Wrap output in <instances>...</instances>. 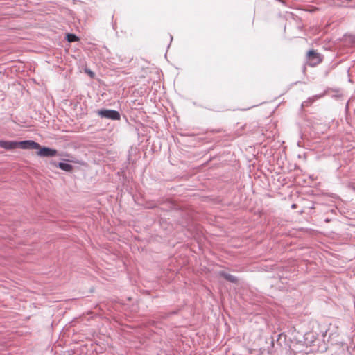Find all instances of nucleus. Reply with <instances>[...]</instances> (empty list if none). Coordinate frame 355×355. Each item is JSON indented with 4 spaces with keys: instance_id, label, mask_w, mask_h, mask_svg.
I'll use <instances>...</instances> for the list:
<instances>
[{
    "instance_id": "obj_1",
    "label": "nucleus",
    "mask_w": 355,
    "mask_h": 355,
    "mask_svg": "<svg viewBox=\"0 0 355 355\" xmlns=\"http://www.w3.org/2000/svg\"><path fill=\"white\" fill-rule=\"evenodd\" d=\"M322 60V55L315 50H311L306 54V62L311 67L318 65Z\"/></svg>"
},
{
    "instance_id": "obj_2",
    "label": "nucleus",
    "mask_w": 355,
    "mask_h": 355,
    "mask_svg": "<svg viewBox=\"0 0 355 355\" xmlns=\"http://www.w3.org/2000/svg\"><path fill=\"white\" fill-rule=\"evenodd\" d=\"M98 114L100 116L103 118H107L112 120H119L120 114L116 110H101L98 111Z\"/></svg>"
},
{
    "instance_id": "obj_3",
    "label": "nucleus",
    "mask_w": 355,
    "mask_h": 355,
    "mask_svg": "<svg viewBox=\"0 0 355 355\" xmlns=\"http://www.w3.org/2000/svg\"><path fill=\"white\" fill-rule=\"evenodd\" d=\"M18 148L21 149H39L40 148V145L32 140H25L18 141Z\"/></svg>"
},
{
    "instance_id": "obj_4",
    "label": "nucleus",
    "mask_w": 355,
    "mask_h": 355,
    "mask_svg": "<svg viewBox=\"0 0 355 355\" xmlns=\"http://www.w3.org/2000/svg\"><path fill=\"white\" fill-rule=\"evenodd\" d=\"M39 150H40L37 152V155L40 157H54L57 155V150L55 149L40 146Z\"/></svg>"
},
{
    "instance_id": "obj_5",
    "label": "nucleus",
    "mask_w": 355,
    "mask_h": 355,
    "mask_svg": "<svg viewBox=\"0 0 355 355\" xmlns=\"http://www.w3.org/2000/svg\"><path fill=\"white\" fill-rule=\"evenodd\" d=\"M0 147L6 150H12L18 148V141H0Z\"/></svg>"
},
{
    "instance_id": "obj_6",
    "label": "nucleus",
    "mask_w": 355,
    "mask_h": 355,
    "mask_svg": "<svg viewBox=\"0 0 355 355\" xmlns=\"http://www.w3.org/2000/svg\"><path fill=\"white\" fill-rule=\"evenodd\" d=\"M219 275L224 277L226 280L228 282H232V283H237L238 279L230 274L226 273L225 272L221 271L219 272Z\"/></svg>"
},
{
    "instance_id": "obj_7",
    "label": "nucleus",
    "mask_w": 355,
    "mask_h": 355,
    "mask_svg": "<svg viewBox=\"0 0 355 355\" xmlns=\"http://www.w3.org/2000/svg\"><path fill=\"white\" fill-rule=\"evenodd\" d=\"M58 166L60 169L68 172H70L73 170V166L71 164L67 163L60 162L59 163Z\"/></svg>"
},
{
    "instance_id": "obj_8",
    "label": "nucleus",
    "mask_w": 355,
    "mask_h": 355,
    "mask_svg": "<svg viewBox=\"0 0 355 355\" xmlns=\"http://www.w3.org/2000/svg\"><path fill=\"white\" fill-rule=\"evenodd\" d=\"M67 39L69 42H73L79 40V38L76 35L71 33L67 35Z\"/></svg>"
},
{
    "instance_id": "obj_9",
    "label": "nucleus",
    "mask_w": 355,
    "mask_h": 355,
    "mask_svg": "<svg viewBox=\"0 0 355 355\" xmlns=\"http://www.w3.org/2000/svg\"><path fill=\"white\" fill-rule=\"evenodd\" d=\"M86 73H88V75L92 77V78H94V73L93 71H92L91 70L89 69H86L85 70Z\"/></svg>"
}]
</instances>
